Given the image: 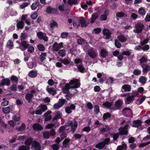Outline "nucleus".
Wrapping results in <instances>:
<instances>
[{"instance_id":"f257e3e1","label":"nucleus","mask_w":150,"mask_h":150,"mask_svg":"<svg viewBox=\"0 0 150 150\" xmlns=\"http://www.w3.org/2000/svg\"><path fill=\"white\" fill-rule=\"evenodd\" d=\"M70 84L71 85H74V86H71V87H72L71 88H73L71 90V91L72 93H72L70 95L71 97H69L68 96H67V98L68 99L71 98V97L73 96V94H76L78 93V91L75 88L79 87L80 85V83L79 80L76 79L71 80L70 82Z\"/></svg>"},{"instance_id":"f03ea898","label":"nucleus","mask_w":150,"mask_h":150,"mask_svg":"<svg viewBox=\"0 0 150 150\" xmlns=\"http://www.w3.org/2000/svg\"><path fill=\"white\" fill-rule=\"evenodd\" d=\"M110 141V139L109 138L105 139L104 141L99 142L96 144L95 147L101 149H103L105 146V144H108Z\"/></svg>"},{"instance_id":"7ed1b4c3","label":"nucleus","mask_w":150,"mask_h":150,"mask_svg":"<svg viewBox=\"0 0 150 150\" xmlns=\"http://www.w3.org/2000/svg\"><path fill=\"white\" fill-rule=\"evenodd\" d=\"M38 91V90L37 89L30 90L29 92L26 93L25 95V98L28 100H30L33 97L34 94L37 92Z\"/></svg>"},{"instance_id":"20e7f679","label":"nucleus","mask_w":150,"mask_h":150,"mask_svg":"<svg viewBox=\"0 0 150 150\" xmlns=\"http://www.w3.org/2000/svg\"><path fill=\"white\" fill-rule=\"evenodd\" d=\"M67 125L68 126H71V130L73 132H75L78 126L77 122L75 121H69L67 122Z\"/></svg>"},{"instance_id":"39448f33","label":"nucleus","mask_w":150,"mask_h":150,"mask_svg":"<svg viewBox=\"0 0 150 150\" xmlns=\"http://www.w3.org/2000/svg\"><path fill=\"white\" fill-rule=\"evenodd\" d=\"M136 29L133 30V32L135 33H141L144 28L143 25L141 23H138L135 25Z\"/></svg>"},{"instance_id":"423d86ee","label":"nucleus","mask_w":150,"mask_h":150,"mask_svg":"<svg viewBox=\"0 0 150 150\" xmlns=\"http://www.w3.org/2000/svg\"><path fill=\"white\" fill-rule=\"evenodd\" d=\"M63 47V43L60 42L59 43L55 42L53 45L52 50L54 51H58L60 48Z\"/></svg>"},{"instance_id":"0eeeda50","label":"nucleus","mask_w":150,"mask_h":150,"mask_svg":"<svg viewBox=\"0 0 150 150\" xmlns=\"http://www.w3.org/2000/svg\"><path fill=\"white\" fill-rule=\"evenodd\" d=\"M31 149L34 150H41V146L39 142L33 141L32 144Z\"/></svg>"},{"instance_id":"6e6552de","label":"nucleus","mask_w":150,"mask_h":150,"mask_svg":"<svg viewBox=\"0 0 150 150\" xmlns=\"http://www.w3.org/2000/svg\"><path fill=\"white\" fill-rule=\"evenodd\" d=\"M37 35L38 37L40 39L43 40L45 41H47L48 38L46 36V34L43 33L42 32L39 31L37 33Z\"/></svg>"},{"instance_id":"1a4fd4ad","label":"nucleus","mask_w":150,"mask_h":150,"mask_svg":"<svg viewBox=\"0 0 150 150\" xmlns=\"http://www.w3.org/2000/svg\"><path fill=\"white\" fill-rule=\"evenodd\" d=\"M122 112L127 117H131L132 115L131 110L128 108H125L122 110Z\"/></svg>"},{"instance_id":"9d476101","label":"nucleus","mask_w":150,"mask_h":150,"mask_svg":"<svg viewBox=\"0 0 150 150\" xmlns=\"http://www.w3.org/2000/svg\"><path fill=\"white\" fill-rule=\"evenodd\" d=\"M88 52L89 55L92 58H95L97 55L96 51L92 49L88 50Z\"/></svg>"},{"instance_id":"9b49d317","label":"nucleus","mask_w":150,"mask_h":150,"mask_svg":"<svg viewBox=\"0 0 150 150\" xmlns=\"http://www.w3.org/2000/svg\"><path fill=\"white\" fill-rule=\"evenodd\" d=\"M129 126L128 125H126L123 127L120 128L119 129L120 134L122 135L127 134V129Z\"/></svg>"},{"instance_id":"f8f14e48","label":"nucleus","mask_w":150,"mask_h":150,"mask_svg":"<svg viewBox=\"0 0 150 150\" xmlns=\"http://www.w3.org/2000/svg\"><path fill=\"white\" fill-rule=\"evenodd\" d=\"M10 84V80L8 79H5L1 80L0 83V85L1 86H4V85L9 86Z\"/></svg>"},{"instance_id":"ddd939ff","label":"nucleus","mask_w":150,"mask_h":150,"mask_svg":"<svg viewBox=\"0 0 150 150\" xmlns=\"http://www.w3.org/2000/svg\"><path fill=\"white\" fill-rule=\"evenodd\" d=\"M103 34L106 36L105 38L106 39H108L110 38L111 34V31L108 29L106 28L104 29L103 31Z\"/></svg>"},{"instance_id":"4468645a","label":"nucleus","mask_w":150,"mask_h":150,"mask_svg":"<svg viewBox=\"0 0 150 150\" xmlns=\"http://www.w3.org/2000/svg\"><path fill=\"white\" fill-rule=\"evenodd\" d=\"M141 66L143 68L142 71L144 73H146L150 70V67L147 64H141Z\"/></svg>"},{"instance_id":"2eb2a0df","label":"nucleus","mask_w":150,"mask_h":150,"mask_svg":"<svg viewBox=\"0 0 150 150\" xmlns=\"http://www.w3.org/2000/svg\"><path fill=\"white\" fill-rule=\"evenodd\" d=\"M51 113V111H48L44 114V116L45 117V121H48L51 119L52 116L50 115Z\"/></svg>"},{"instance_id":"dca6fc26","label":"nucleus","mask_w":150,"mask_h":150,"mask_svg":"<svg viewBox=\"0 0 150 150\" xmlns=\"http://www.w3.org/2000/svg\"><path fill=\"white\" fill-rule=\"evenodd\" d=\"M109 11L108 10H106L105 12V14L102 15L100 17V19L103 21H105L107 20V16L108 15Z\"/></svg>"},{"instance_id":"f3484780","label":"nucleus","mask_w":150,"mask_h":150,"mask_svg":"<svg viewBox=\"0 0 150 150\" xmlns=\"http://www.w3.org/2000/svg\"><path fill=\"white\" fill-rule=\"evenodd\" d=\"M71 85L70 84V83L69 84L67 83L65 85L64 89L63 90V92L64 93L66 94L69 93V89L72 88V87H71Z\"/></svg>"},{"instance_id":"a211bd4d","label":"nucleus","mask_w":150,"mask_h":150,"mask_svg":"<svg viewBox=\"0 0 150 150\" xmlns=\"http://www.w3.org/2000/svg\"><path fill=\"white\" fill-rule=\"evenodd\" d=\"M99 15V14L98 13H93L92 15L91 20L90 21L91 23H94L98 17Z\"/></svg>"},{"instance_id":"6ab92c4d","label":"nucleus","mask_w":150,"mask_h":150,"mask_svg":"<svg viewBox=\"0 0 150 150\" xmlns=\"http://www.w3.org/2000/svg\"><path fill=\"white\" fill-rule=\"evenodd\" d=\"M123 103V100H122L119 99L115 102V106L117 108V109H118L121 106Z\"/></svg>"},{"instance_id":"aec40b11","label":"nucleus","mask_w":150,"mask_h":150,"mask_svg":"<svg viewBox=\"0 0 150 150\" xmlns=\"http://www.w3.org/2000/svg\"><path fill=\"white\" fill-rule=\"evenodd\" d=\"M75 108V106L74 105H71L70 106L67 107L65 108L66 112L70 114L71 112V110H74Z\"/></svg>"},{"instance_id":"412c9836","label":"nucleus","mask_w":150,"mask_h":150,"mask_svg":"<svg viewBox=\"0 0 150 150\" xmlns=\"http://www.w3.org/2000/svg\"><path fill=\"white\" fill-rule=\"evenodd\" d=\"M33 128L34 130H41L43 129L42 126L38 123H34L33 125Z\"/></svg>"},{"instance_id":"4be33fe9","label":"nucleus","mask_w":150,"mask_h":150,"mask_svg":"<svg viewBox=\"0 0 150 150\" xmlns=\"http://www.w3.org/2000/svg\"><path fill=\"white\" fill-rule=\"evenodd\" d=\"M56 11L54 8L50 6L47 7L46 9V12L48 13H54Z\"/></svg>"},{"instance_id":"5701e85b","label":"nucleus","mask_w":150,"mask_h":150,"mask_svg":"<svg viewBox=\"0 0 150 150\" xmlns=\"http://www.w3.org/2000/svg\"><path fill=\"white\" fill-rule=\"evenodd\" d=\"M147 80V78L143 76H141L139 78V82L142 85H144L146 83Z\"/></svg>"},{"instance_id":"b1692460","label":"nucleus","mask_w":150,"mask_h":150,"mask_svg":"<svg viewBox=\"0 0 150 150\" xmlns=\"http://www.w3.org/2000/svg\"><path fill=\"white\" fill-rule=\"evenodd\" d=\"M125 92H129L131 89V86L125 84L123 85L122 87Z\"/></svg>"},{"instance_id":"393cba45","label":"nucleus","mask_w":150,"mask_h":150,"mask_svg":"<svg viewBox=\"0 0 150 150\" xmlns=\"http://www.w3.org/2000/svg\"><path fill=\"white\" fill-rule=\"evenodd\" d=\"M112 105V103L109 102L108 101H106L103 104L102 106L103 107H105L108 108H110Z\"/></svg>"},{"instance_id":"a878e982","label":"nucleus","mask_w":150,"mask_h":150,"mask_svg":"<svg viewBox=\"0 0 150 150\" xmlns=\"http://www.w3.org/2000/svg\"><path fill=\"white\" fill-rule=\"evenodd\" d=\"M21 44L24 47L23 48H21V50L22 51L24 50L29 46V44L25 41H22L21 43Z\"/></svg>"},{"instance_id":"bb28decb","label":"nucleus","mask_w":150,"mask_h":150,"mask_svg":"<svg viewBox=\"0 0 150 150\" xmlns=\"http://www.w3.org/2000/svg\"><path fill=\"white\" fill-rule=\"evenodd\" d=\"M117 38L119 41L122 42H125L127 40L126 37L122 35L117 36Z\"/></svg>"},{"instance_id":"cd10ccee","label":"nucleus","mask_w":150,"mask_h":150,"mask_svg":"<svg viewBox=\"0 0 150 150\" xmlns=\"http://www.w3.org/2000/svg\"><path fill=\"white\" fill-rule=\"evenodd\" d=\"M38 109H40L42 112H43L47 110V107L46 105L41 104L38 108Z\"/></svg>"},{"instance_id":"c85d7f7f","label":"nucleus","mask_w":150,"mask_h":150,"mask_svg":"<svg viewBox=\"0 0 150 150\" xmlns=\"http://www.w3.org/2000/svg\"><path fill=\"white\" fill-rule=\"evenodd\" d=\"M25 128V125L24 123H23L20 127H16V129L18 131H23Z\"/></svg>"},{"instance_id":"c756f323","label":"nucleus","mask_w":150,"mask_h":150,"mask_svg":"<svg viewBox=\"0 0 150 150\" xmlns=\"http://www.w3.org/2000/svg\"><path fill=\"white\" fill-rule=\"evenodd\" d=\"M141 122L140 120L134 121L132 127H138L141 125Z\"/></svg>"},{"instance_id":"7c9ffc66","label":"nucleus","mask_w":150,"mask_h":150,"mask_svg":"<svg viewBox=\"0 0 150 150\" xmlns=\"http://www.w3.org/2000/svg\"><path fill=\"white\" fill-rule=\"evenodd\" d=\"M100 54L102 57H105L107 55L108 52L105 49H103L101 51Z\"/></svg>"},{"instance_id":"2f4dec72","label":"nucleus","mask_w":150,"mask_h":150,"mask_svg":"<svg viewBox=\"0 0 150 150\" xmlns=\"http://www.w3.org/2000/svg\"><path fill=\"white\" fill-rule=\"evenodd\" d=\"M70 140V139L68 138L65 139L63 142V145L64 147H67L68 146Z\"/></svg>"},{"instance_id":"473e14b6","label":"nucleus","mask_w":150,"mask_h":150,"mask_svg":"<svg viewBox=\"0 0 150 150\" xmlns=\"http://www.w3.org/2000/svg\"><path fill=\"white\" fill-rule=\"evenodd\" d=\"M24 26V22L22 21L18 22L17 24V27L18 29H22Z\"/></svg>"},{"instance_id":"72a5a7b5","label":"nucleus","mask_w":150,"mask_h":150,"mask_svg":"<svg viewBox=\"0 0 150 150\" xmlns=\"http://www.w3.org/2000/svg\"><path fill=\"white\" fill-rule=\"evenodd\" d=\"M133 97L131 95L128 96L125 100V103L126 104H129L134 99Z\"/></svg>"},{"instance_id":"f704fd0d","label":"nucleus","mask_w":150,"mask_h":150,"mask_svg":"<svg viewBox=\"0 0 150 150\" xmlns=\"http://www.w3.org/2000/svg\"><path fill=\"white\" fill-rule=\"evenodd\" d=\"M59 61L65 65L69 64L70 63V61L66 58L64 59H59Z\"/></svg>"},{"instance_id":"c9c22d12","label":"nucleus","mask_w":150,"mask_h":150,"mask_svg":"<svg viewBox=\"0 0 150 150\" xmlns=\"http://www.w3.org/2000/svg\"><path fill=\"white\" fill-rule=\"evenodd\" d=\"M37 73L34 71L32 70L29 73L28 75L29 76L32 78H34L37 75Z\"/></svg>"},{"instance_id":"e433bc0d","label":"nucleus","mask_w":150,"mask_h":150,"mask_svg":"<svg viewBox=\"0 0 150 150\" xmlns=\"http://www.w3.org/2000/svg\"><path fill=\"white\" fill-rule=\"evenodd\" d=\"M146 96H142L140 98L138 99L137 101V103L138 105H140L141 104L145 99Z\"/></svg>"},{"instance_id":"4c0bfd02","label":"nucleus","mask_w":150,"mask_h":150,"mask_svg":"<svg viewBox=\"0 0 150 150\" xmlns=\"http://www.w3.org/2000/svg\"><path fill=\"white\" fill-rule=\"evenodd\" d=\"M33 141V139L31 138H29L25 140L24 143L25 145H30L31 144H32Z\"/></svg>"},{"instance_id":"58836bf2","label":"nucleus","mask_w":150,"mask_h":150,"mask_svg":"<svg viewBox=\"0 0 150 150\" xmlns=\"http://www.w3.org/2000/svg\"><path fill=\"white\" fill-rule=\"evenodd\" d=\"M62 114L59 112H57L55 117L53 118V120H57L60 118L61 117Z\"/></svg>"},{"instance_id":"ea45409f","label":"nucleus","mask_w":150,"mask_h":150,"mask_svg":"<svg viewBox=\"0 0 150 150\" xmlns=\"http://www.w3.org/2000/svg\"><path fill=\"white\" fill-rule=\"evenodd\" d=\"M111 114L107 112L103 114V118L104 120L107 119L108 118L111 117Z\"/></svg>"},{"instance_id":"a19ab883","label":"nucleus","mask_w":150,"mask_h":150,"mask_svg":"<svg viewBox=\"0 0 150 150\" xmlns=\"http://www.w3.org/2000/svg\"><path fill=\"white\" fill-rule=\"evenodd\" d=\"M58 53L62 57H64L66 54L65 51L64 49L60 50L59 51Z\"/></svg>"},{"instance_id":"79ce46f5","label":"nucleus","mask_w":150,"mask_h":150,"mask_svg":"<svg viewBox=\"0 0 150 150\" xmlns=\"http://www.w3.org/2000/svg\"><path fill=\"white\" fill-rule=\"evenodd\" d=\"M47 90L48 93L53 95H54L56 93V91L52 88H48Z\"/></svg>"},{"instance_id":"37998d69","label":"nucleus","mask_w":150,"mask_h":150,"mask_svg":"<svg viewBox=\"0 0 150 150\" xmlns=\"http://www.w3.org/2000/svg\"><path fill=\"white\" fill-rule=\"evenodd\" d=\"M29 149L30 148L29 146L23 145L19 147L18 150H29Z\"/></svg>"},{"instance_id":"c03bdc74","label":"nucleus","mask_w":150,"mask_h":150,"mask_svg":"<svg viewBox=\"0 0 150 150\" xmlns=\"http://www.w3.org/2000/svg\"><path fill=\"white\" fill-rule=\"evenodd\" d=\"M115 46L118 48H120L121 47V45L118 40L117 39H115Z\"/></svg>"},{"instance_id":"a18cd8bd","label":"nucleus","mask_w":150,"mask_h":150,"mask_svg":"<svg viewBox=\"0 0 150 150\" xmlns=\"http://www.w3.org/2000/svg\"><path fill=\"white\" fill-rule=\"evenodd\" d=\"M139 13L142 15H144L146 13V11L143 8H139L138 10Z\"/></svg>"},{"instance_id":"49530a36","label":"nucleus","mask_w":150,"mask_h":150,"mask_svg":"<svg viewBox=\"0 0 150 150\" xmlns=\"http://www.w3.org/2000/svg\"><path fill=\"white\" fill-rule=\"evenodd\" d=\"M77 67L78 70L80 72L83 73L84 72L85 70V68L83 65L79 64Z\"/></svg>"},{"instance_id":"de8ad7c7","label":"nucleus","mask_w":150,"mask_h":150,"mask_svg":"<svg viewBox=\"0 0 150 150\" xmlns=\"http://www.w3.org/2000/svg\"><path fill=\"white\" fill-rule=\"evenodd\" d=\"M78 2L77 0H68L67 1L68 4L70 5L77 4Z\"/></svg>"},{"instance_id":"09e8293b","label":"nucleus","mask_w":150,"mask_h":150,"mask_svg":"<svg viewBox=\"0 0 150 150\" xmlns=\"http://www.w3.org/2000/svg\"><path fill=\"white\" fill-rule=\"evenodd\" d=\"M79 23L81 24V26L82 27H85L87 25L86 23L85 20L83 18H81L79 20Z\"/></svg>"},{"instance_id":"8fccbe9b","label":"nucleus","mask_w":150,"mask_h":150,"mask_svg":"<svg viewBox=\"0 0 150 150\" xmlns=\"http://www.w3.org/2000/svg\"><path fill=\"white\" fill-rule=\"evenodd\" d=\"M39 4V2H35L32 4L31 6V8L32 10H35L38 6Z\"/></svg>"},{"instance_id":"3c124183","label":"nucleus","mask_w":150,"mask_h":150,"mask_svg":"<svg viewBox=\"0 0 150 150\" xmlns=\"http://www.w3.org/2000/svg\"><path fill=\"white\" fill-rule=\"evenodd\" d=\"M11 109L9 107L4 108H2L3 111L5 113H9L11 111Z\"/></svg>"},{"instance_id":"603ef678","label":"nucleus","mask_w":150,"mask_h":150,"mask_svg":"<svg viewBox=\"0 0 150 150\" xmlns=\"http://www.w3.org/2000/svg\"><path fill=\"white\" fill-rule=\"evenodd\" d=\"M147 60V58L145 56H142L140 59L139 62L141 64L145 62Z\"/></svg>"},{"instance_id":"864d4df0","label":"nucleus","mask_w":150,"mask_h":150,"mask_svg":"<svg viewBox=\"0 0 150 150\" xmlns=\"http://www.w3.org/2000/svg\"><path fill=\"white\" fill-rule=\"evenodd\" d=\"M17 88L16 85L15 84H13L9 88V91H16V90Z\"/></svg>"},{"instance_id":"5fc2aeb1","label":"nucleus","mask_w":150,"mask_h":150,"mask_svg":"<svg viewBox=\"0 0 150 150\" xmlns=\"http://www.w3.org/2000/svg\"><path fill=\"white\" fill-rule=\"evenodd\" d=\"M94 111L95 114H98L100 112L99 107L97 105L95 106L94 107Z\"/></svg>"},{"instance_id":"6e6d98bb","label":"nucleus","mask_w":150,"mask_h":150,"mask_svg":"<svg viewBox=\"0 0 150 150\" xmlns=\"http://www.w3.org/2000/svg\"><path fill=\"white\" fill-rule=\"evenodd\" d=\"M37 47L38 49L41 51H43L45 49L44 46L41 44L38 45Z\"/></svg>"},{"instance_id":"4d7b16f0","label":"nucleus","mask_w":150,"mask_h":150,"mask_svg":"<svg viewBox=\"0 0 150 150\" xmlns=\"http://www.w3.org/2000/svg\"><path fill=\"white\" fill-rule=\"evenodd\" d=\"M46 55V53H42L40 55V59L42 62L46 59L45 56Z\"/></svg>"},{"instance_id":"13d9d810","label":"nucleus","mask_w":150,"mask_h":150,"mask_svg":"<svg viewBox=\"0 0 150 150\" xmlns=\"http://www.w3.org/2000/svg\"><path fill=\"white\" fill-rule=\"evenodd\" d=\"M43 135L45 139H48L50 137V134L49 132H45L43 133Z\"/></svg>"},{"instance_id":"bf43d9fd","label":"nucleus","mask_w":150,"mask_h":150,"mask_svg":"<svg viewBox=\"0 0 150 150\" xmlns=\"http://www.w3.org/2000/svg\"><path fill=\"white\" fill-rule=\"evenodd\" d=\"M11 79L13 82L17 83L18 80V78L14 76H11Z\"/></svg>"},{"instance_id":"052dcab7","label":"nucleus","mask_w":150,"mask_h":150,"mask_svg":"<svg viewBox=\"0 0 150 150\" xmlns=\"http://www.w3.org/2000/svg\"><path fill=\"white\" fill-rule=\"evenodd\" d=\"M133 74L136 75H138L141 74V71L138 69H135L133 71Z\"/></svg>"},{"instance_id":"680f3d73","label":"nucleus","mask_w":150,"mask_h":150,"mask_svg":"<svg viewBox=\"0 0 150 150\" xmlns=\"http://www.w3.org/2000/svg\"><path fill=\"white\" fill-rule=\"evenodd\" d=\"M38 16V14L37 13L35 12L31 15V17L33 19H35Z\"/></svg>"},{"instance_id":"e2e57ef3","label":"nucleus","mask_w":150,"mask_h":150,"mask_svg":"<svg viewBox=\"0 0 150 150\" xmlns=\"http://www.w3.org/2000/svg\"><path fill=\"white\" fill-rule=\"evenodd\" d=\"M52 148L53 150H58L59 147V145L58 144H54L52 145Z\"/></svg>"},{"instance_id":"0e129e2a","label":"nucleus","mask_w":150,"mask_h":150,"mask_svg":"<svg viewBox=\"0 0 150 150\" xmlns=\"http://www.w3.org/2000/svg\"><path fill=\"white\" fill-rule=\"evenodd\" d=\"M57 23L54 21L51 22L50 24V27L51 28H53L55 26H57Z\"/></svg>"},{"instance_id":"69168bd1","label":"nucleus","mask_w":150,"mask_h":150,"mask_svg":"<svg viewBox=\"0 0 150 150\" xmlns=\"http://www.w3.org/2000/svg\"><path fill=\"white\" fill-rule=\"evenodd\" d=\"M61 106H62V105H59L58 102L54 105L53 108L55 109H57Z\"/></svg>"},{"instance_id":"338daca9","label":"nucleus","mask_w":150,"mask_h":150,"mask_svg":"<svg viewBox=\"0 0 150 150\" xmlns=\"http://www.w3.org/2000/svg\"><path fill=\"white\" fill-rule=\"evenodd\" d=\"M66 101V100L63 99H61L59 100L58 103L59 105H62V106Z\"/></svg>"},{"instance_id":"774afa93","label":"nucleus","mask_w":150,"mask_h":150,"mask_svg":"<svg viewBox=\"0 0 150 150\" xmlns=\"http://www.w3.org/2000/svg\"><path fill=\"white\" fill-rule=\"evenodd\" d=\"M7 45L10 49L13 46V43L12 41L10 40H8L7 43Z\"/></svg>"}]
</instances>
